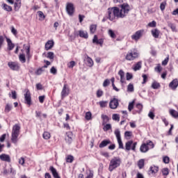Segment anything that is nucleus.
I'll return each mask as SVG.
<instances>
[{
    "label": "nucleus",
    "mask_w": 178,
    "mask_h": 178,
    "mask_svg": "<svg viewBox=\"0 0 178 178\" xmlns=\"http://www.w3.org/2000/svg\"><path fill=\"white\" fill-rule=\"evenodd\" d=\"M129 11L130 6L127 3L121 5L120 10L118 7L109 8L107 10V19L111 22H113L116 17L118 19H123V17H126Z\"/></svg>",
    "instance_id": "nucleus-1"
},
{
    "label": "nucleus",
    "mask_w": 178,
    "mask_h": 178,
    "mask_svg": "<svg viewBox=\"0 0 178 178\" xmlns=\"http://www.w3.org/2000/svg\"><path fill=\"white\" fill-rule=\"evenodd\" d=\"M20 134V125L18 124H15L13 127V130L11 133V141L13 144L17 143V138Z\"/></svg>",
    "instance_id": "nucleus-2"
},
{
    "label": "nucleus",
    "mask_w": 178,
    "mask_h": 178,
    "mask_svg": "<svg viewBox=\"0 0 178 178\" xmlns=\"http://www.w3.org/2000/svg\"><path fill=\"white\" fill-rule=\"evenodd\" d=\"M120 163H122V159L119 157L113 158L110 161L108 170L110 172H113L116 168H119V166H120Z\"/></svg>",
    "instance_id": "nucleus-3"
},
{
    "label": "nucleus",
    "mask_w": 178,
    "mask_h": 178,
    "mask_svg": "<svg viewBox=\"0 0 178 178\" xmlns=\"http://www.w3.org/2000/svg\"><path fill=\"white\" fill-rule=\"evenodd\" d=\"M138 52L136 51H131L127 54L125 59L126 60H134V59L138 58Z\"/></svg>",
    "instance_id": "nucleus-4"
},
{
    "label": "nucleus",
    "mask_w": 178,
    "mask_h": 178,
    "mask_svg": "<svg viewBox=\"0 0 178 178\" xmlns=\"http://www.w3.org/2000/svg\"><path fill=\"white\" fill-rule=\"evenodd\" d=\"M114 134L117 138L118 143L119 144V148L123 149L124 147H123V143L122 142V138L120 137V130H119V129H115Z\"/></svg>",
    "instance_id": "nucleus-5"
},
{
    "label": "nucleus",
    "mask_w": 178,
    "mask_h": 178,
    "mask_svg": "<svg viewBox=\"0 0 178 178\" xmlns=\"http://www.w3.org/2000/svg\"><path fill=\"white\" fill-rule=\"evenodd\" d=\"M66 12L69 16H73L74 13V5L72 3H67L66 6Z\"/></svg>",
    "instance_id": "nucleus-6"
},
{
    "label": "nucleus",
    "mask_w": 178,
    "mask_h": 178,
    "mask_svg": "<svg viewBox=\"0 0 178 178\" xmlns=\"http://www.w3.org/2000/svg\"><path fill=\"white\" fill-rule=\"evenodd\" d=\"M118 106L119 100L116 98L111 99L109 103V108H111V109H117Z\"/></svg>",
    "instance_id": "nucleus-7"
},
{
    "label": "nucleus",
    "mask_w": 178,
    "mask_h": 178,
    "mask_svg": "<svg viewBox=\"0 0 178 178\" xmlns=\"http://www.w3.org/2000/svg\"><path fill=\"white\" fill-rule=\"evenodd\" d=\"M143 33L144 30L137 31L134 35H131V39L134 40V41H138V40L143 37Z\"/></svg>",
    "instance_id": "nucleus-8"
},
{
    "label": "nucleus",
    "mask_w": 178,
    "mask_h": 178,
    "mask_svg": "<svg viewBox=\"0 0 178 178\" xmlns=\"http://www.w3.org/2000/svg\"><path fill=\"white\" fill-rule=\"evenodd\" d=\"M25 103L27 104V105H31V93L30 92V90L29 89L26 90V93L24 95Z\"/></svg>",
    "instance_id": "nucleus-9"
},
{
    "label": "nucleus",
    "mask_w": 178,
    "mask_h": 178,
    "mask_svg": "<svg viewBox=\"0 0 178 178\" xmlns=\"http://www.w3.org/2000/svg\"><path fill=\"white\" fill-rule=\"evenodd\" d=\"M69 95V88L67 87V84H64L63 87V90L61 91V98L63 99V98L67 97Z\"/></svg>",
    "instance_id": "nucleus-10"
},
{
    "label": "nucleus",
    "mask_w": 178,
    "mask_h": 178,
    "mask_svg": "<svg viewBox=\"0 0 178 178\" xmlns=\"http://www.w3.org/2000/svg\"><path fill=\"white\" fill-rule=\"evenodd\" d=\"M65 141L67 144H72V141H73V133L71 131L66 133Z\"/></svg>",
    "instance_id": "nucleus-11"
},
{
    "label": "nucleus",
    "mask_w": 178,
    "mask_h": 178,
    "mask_svg": "<svg viewBox=\"0 0 178 178\" xmlns=\"http://www.w3.org/2000/svg\"><path fill=\"white\" fill-rule=\"evenodd\" d=\"M8 66L11 70H19V64L16 62H8Z\"/></svg>",
    "instance_id": "nucleus-12"
},
{
    "label": "nucleus",
    "mask_w": 178,
    "mask_h": 178,
    "mask_svg": "<svg viewBox=\"0 0 178 178\" xmlns=\"http://www.w3.org/2000/svg\"><path fill=\"white\" fill-rule=\"evenodd\" d=\"M169 87L171 90H176L178 87V79H173L172 81L170 83Z\"/></svg>",
    "instance_id": "nucleus-13"
},
{
    "label": "nucleus",
    "mask_w": 178,
    "mask_h": 178,
    "mask_svg": "<svg viewBox=\"0 0 178 178\" xmlns=\"http://www.w3.org/2000/svg\"><path fill=\"white\" fill-rule=\"evenodd\" d=\"M49 170L52 173L53 177L54 178H60V176H59V174L58 173V171H56V169L54 168V166H50Z\"/></svg>",
    "instance_id": "nucleus-14"
},
{
    "label": "nucleus",
    "mask_w": 178,
    "mask_h": 178,
    "mask_svg": "<svg viewBox=\"0 0 178 178\" xmlns=\"http://www.w3.org/2000/svg\"><path fill=\"white\" fill-rule=\"evenodd\" d=\"M54 40H49L45 44V49L46 51H49V49H52L54 47Z\"/></svg>",
    "instance_id": "nucleus-15"
},
{
    "label": "nucleus",
    "mask_w": 178,
    "mask_h": 178,
    "mask_svg": "<svg viewBox=\"0 0 178 178\" xmlns=\"http://www.w3.org/2000/svg\"><path fill=\"white\" fill-rule=\"evenodd\" d=\"M149 150V147L147 146L146 143H143L141 145L140 147V152L145 153V152H148Z\"/></svg>",
    "instance_id": "nucleus-16"
},
{
    "label": "nucleus",
    "mask_w": 178,
    "mask_h": 178,
    "mask_svg": "<svg viewBox=\"0 0 178 178\" xmlns=\"http://www.w3.org/2000/svg\"><path fill=\"white\" fill-rule=\"evenodd\" d=\"M0 159L1 161H4L5 162H10V156L6 154L0 155Z\"/></svg>",
    "instance_id": "nucleus-17"
},
{
    "label": "nucleus",
    "mask_w": 178,
    "mask_h": 178,
    "mask_svg": "<svg viewBox=\"0 0 178 178\" xmlns=\"http://www.w3.org/2000/svg\"><path fill=\"white\" fill-rule=\"evenodd\" d=\"M108 144H112V142H111L109 140H104L101 142V143L99 145V148H104Z\"/></svg>",
    "instance_id": "nucleus-18"
},
{
    "label": "nucleus",
    "mask_w": 178,
    "mask_h": 178,
    "mask_svg": "<svg viewBox=\"0 0 178 178\" xmlns=\"http://www.w3.org/2000/svg\"><path fill=\"white\" fill-rule=\"evenodd\" d=\"M13 108V106L12 105V104L7 103L4 108V112L6 113H9V112H10V111H12Z\"/></svg>",
    "instance_id": "nucleus-19"
},
{
    "label": "nucleus",
    "mask_w": 178,
    "mask_h": 178,
    "mask_svg": "<svg viewBox=\"0 0 178 178\" xmlns=\"http://www.w3.org/2000/svg\"><path fill=\"white\" fill-rule=\"evenodd\" d=\"M151 33L154 38H159V33H161V31H159L158 29L152 30Z\"/></svg>",
    "instance_id": "nucleus-20"
},
{
    "label": "nucleus",
    "mask_w": 178,
    "mask_h": 178,
    "mask_svg": "<svg viewBox=\"0 0 178 178\" xmlns=\"http://www.w3.org/2000/svg\"><path fill=\"white\" fill-rule=\"evenodd\" d=\"M101 118L103 120L102 121V125L105 126V124H106V123H108V122H109V117H108V115H106L102 114Z\"/></svg>",
    "instance_id": "nucleus-21"
},
{
    "label": "nucleus",
    "mask_w": 178,
    "mask_h": 178,
    "mask_svg": "<svg viewBox=\"0 0 178 178\" xmlns=\"http://www.w3.org/2000/svg\"><path fill=\"white\" fill-rule=\"evenodd\" d=\"M79 37L81 38H88V33L86 31H79Z\"/></svg>",
    "instance_id": "nucleus-22"
},
{
    "label": "nucleus",
    "mask_w": 178,
    "mask_h": 178,
    "mask_svg": "<svg viewBox=\"0 0 178 178\" xmlns=\"http://www.w3.org/2000/svg\"><path fill=\"white\" fill-rule=\"evenodd\" d=\"M7 43L9 51H12L15 48V44L12 43V40L9 38H7Z\"/></svg>",
    "instance_id": "nucleus-23"
},
{
    "label": "nucleus",
    "mask_w": 178,
    "mask_h": 178,
    "mask_svg": "<svg viewBox=\"0 0 178 178\" xmlns=\"http://www.w3.org/2000/svg\"><path fill=\"white\" fill-rule=\"evenodd\" d=\"M118 74L120 77V83H124V72H123L122 70H120L118 72Z\"/></svg>",
    "instance_id": "nucleus-24"
},
{
    "label": "nucleus",
    "mask_w": 178,
    "mask_h": 178,
    "mask_svg": "<svg viewBox=\"0 0 178 178\" xmlns=\"http://www.w3.org/2000/svg\"><path fill=\"white\" fill-rule=\"evenodd\" d=\"M86 60L88 62V66H89V67H92V66H94V61L92 60V58L87 56Z\"/></svg>",
    "instance_id": "nucleus-25"
},
{
    "label": "nucleus",
    "mask_w": 178,
    "mask_h": 178,
    "mask_svg": "<svg viewBox=\"0 0 178 178\" xmlns=\"http://www.w3.org/2000/svg\"><path fill=\"white\" fill-rule=\"evenodd\" d=\"M26 58H27V62H30V59H31V54H30V47H26Z\"/></svg>",
    "instance_id": "nucleus-26"
},
{
    "label": "nucleus",
    "mask_w": 178,
    "mask_h": 178,
    "mask_svg": "<svg viewBox=\"0 0 178 178\" xmlns=\"http://www.w3.org/2000/svg\"><path fill=\"white\" fill-rule=\"evenodd\" d=\"M170 114L171 116H172V118H175V119L178 118V112L176 111V110H170Z\"/></svg>",
    "instance_id": "nucleus-27"
},
{
    "label": "nucleus",
    "mask_w": 178,
    "mask_h": 178,
    "mask_svg": "<svg viewBox=\"0 0 178 178\" xmlns=\"http://www.w3.org/2000/svg\"><path fill=\"white\" fill-rule=\"evenodd\" d=\"M19 60L21 63H26V55L23 54H19Z\"/></svg>",
    "instance_id": "nucleus-28"
},
{
    "label": "nucleus",
    "mask_w": 178,
    "mask_h": 178,
    "mask_svg": "<svg viewBox=\"0 0 178 178\" xmlns=\"http://www.w3.org/2000/svg\"><path fill=\"white\" fill-rule=\"evenodd\" d=\"M132 144H133V141H131V140L126 143L125 148H126L127 151H130V149H131Z\"/></svg>",
    "instance_id": "nucleus-29"
},
{
    "label": "nucleus",
    "mask_w": 178,
    "mask_h": 178,
    "mask_svg": "<svg viewBox=\"0 0 178 178\" xmlns=\"http://www.w3.org/2000/svg\"><path fill=\"white\" fill-rule=\"evenodd\" d=\"M42 137L44 140H49L51 138V134L48 131H44L42 134Z\"/></svg>",
    "instance_id": "nucleus-30"
},
{
    "label": "nucleus",
    "mask_w": 178,
    "mask_h": 178,
    "mask_svg": "<svg viewBox=\"0 0 178 178\" xmlns=\"http://www.w3.org/2000/svg\"><path fill=\"white\" fill-rule=\"evenodd\" d=\"M65 159L68 163H72L73 161H74V157L72 155H68Z\"/></svg>",
    "instance_id": "nucleus-31"
},
{
    "label": "nucleus",
    "mask_w": 178,
    "mask_h": 178,
    "mask_svg": "<svg viewBox=\"0 0 178 178\" xmlns=\"http://www.w3.org/2000/svg\"><path fill=\"white\" fill-rule=\"evenodd\" d=\"M136 108L137 109V110H135L136 112H137L138 113H140L141 111H143V104H136Z\"/></svg>",
    "instance_id": "nucleus-32"
},
{
    "label": "nucleus",
    "mask_w": 178,
    "mask_h": 178,
    "mask_svg": "<svg viewBox=\"0 0 178 178\" xmlns=\"http://www.w3.org/2000/svg\"><path fill=\"white\" fill-rule=\"evenodd\" d=\"M3 9L7 12H12V7L10 6H8L6 3H3Z\"/></svg>",
    "instance_id": "nucleus-33"
},
{
    "label": "nucleus",
    "mask_w": 178,
    "mask_h": 178,
    "mask_svg": "<svg viewBox=\"0 0 178 178\" xmlns=\"http://www.w3.org/2000/svg\"><path fill=\"white\" fill-rule=\"evenodd\" d=\"M145 165V160L144 159H140L138 161V166L139 169H143L144 168Z\"/></svg>",
    "instance_id": "nucleus-34"
},
{
    "label": "nucleus",
    "mask_w": 178,
    "mask_h": 178,
    "mask_svg": "<svg viewBox=\"0 0 178 178\" xmlns=\"http://www.w3.org/2000/svg\"><path fill=\"white\" fill-rule=\"evenodd\" d=\"M127 92H134V86L132 83H129L127 86Z\"/></svg>",
    "instance_id": "nucleus-35"
},
{
    "label": "nucleus",
    "mask_w": 178,
    "mask_h": 178,
    "mask_svg": "<svg viewBox=\"0 0 178 178\" xmlns=\"http://www.w3.org/2000/svg\"><path fill=\"white\" fill-rule=\"evenodd\" d=\"M140 69H141V61H139L135 65V67H134V70L135 72H137V70H140Z\"/></svg>",
    "instance_id": "nucleus-36"
},
{
    "label": "nucleus",
    "mask_w": 178,
    "mask_h": 178,
    "mask_svg": "<svg viewBox=\"0 0 178 178\" xmlns=\"http://www.w3.org/2000/svg\"><path fill=\"white\" fill-rule=\"evenodd\" d=\"M14 6H15V11L19 10V9H20V6H22V2L21 1L15 2Z\"/></svg>",
    "instance_id": "nucleus-37"
},
{
    "label": "nucleus",
    "mask_w": 178,
    "mask_h": 178,
    "mask_svg": "<svg viewBox=\"0 0 178 178\" xmlns=\"http://www.w3.org/2000/svg\"><path fill=\"white\" fill-rule=\"evenodd\" d=\"M100 108H106L108 106V101H101L99 102Z\"/></svg>",
    "instance_id": "nucleus-38"
},
{
    "label": "nucleus",
    "mask_w": 178,
    "mask_h": 178,
    "mask_svg": "<svg viewBox=\"0 0 178 178\" xmlns=\"http://www.w3.org/2000/svg\"><path fill=\"white\" fill-rule=\"evenodd\" d=\"M158 170H159V168L156 166H152L149 168V172H151L152 173H156Z\"/></svg>",
    "instance_id": "nucleus-39"
},
{
    "label": "nucleus",
    "mask_w": 178,
    "mask_h": 178,
    "mask_svg": "<svg viewBox=\"0 0 178 178\" xmlns=\"http://www.w3.org/2000/svg\"><path fill=\"white\" fill-rule=\"evenodd\" d=\"M76 66V61L72 60L67 63V67L69 69H73L74 67Z\"/></svg>",
    "instance_id": "nucleus-40"
},
{
    "label": "nucleus",
    "mask_w": 178,
    "mask_h": 178,
    "mask_svg": "<svg viewBox=\"0 0 178 178\" xmlns=\"http://www.w3.org/2000/svg\"><path fill=\"white\" fill-rule=\"evenodd\" d=\"M38 15L40 17L39 20H44L45 19V15H44L42 11H38Z\"/></svg>",
    "instance_id": "nucleus-41"
},
{
    "label": "nucleus",
    "mask_w": 178,
    "mask_h": 178,
    "mask_svg": "<svg viewBox=\"0 0 178 178\" xmlns=\"http://www.w3.org/2000/svg\"><path fill=\"white\" fill-rule=\"evenodd\" d=\"M161 87V85L158 82H153L152 84V88H154V90H158Z\"/></svg>",
    "instance_id": "nucleus-42"
},
{
    "label": "nucleus",
    "mask_w": 178,
    "mask_h": 178,
    "mask_svg": "<svg viewBox=\"0 0 178 178\" xmlns=\"http://www.w3.org/2000/svg\"><path fill=\"white\" fill-rule=\"evenodd\" d=\"M112 129V125L111 124H106L103 128L104 131H108V130H111Z\"/></svg>",
    "instance_id": "nucleus-43"
},
{
    "label": "nucleus",
    "mask_w": 178,
    "mask_h": 178,
    "mask_svg": "<svg viewBox=\"0 0 178 178\" xmlns=\"http://www.w3.org/2000/svg\"><path fill=\"white\" fill-rule=\"evenodd\" d=\"M96 30H97V25L93 24L90 26V31L92 34H94Z\"/></svg>",
    "instance_id": "nucleus-44"
},
{
    "label": "nucleus",
    "mask_w": 178,
    "mask_h": 178,
    "mask_svg": "<svg viewBox=\"0 0 178 178\" xmlns=\"http://www.w3.org/2000/svg\"><path fill=\"white\" fill-rule=\"evenodd\" d=\"M92 116V114L91 113V112L88 111L86 113V115H85V119L86 120H91V118Z\"/></svg>",
    "instance_id": "nucleus-45"
},
{
    "label": "nucleus",
    "mask_w": 178,
    "mask_h": 178,
    "mask_svg": "<svg viewBox=\"0 0 178 178\" xmlns=\"http://www.w3.org/2000/svg\"><path fill=\"white\" fill-rule=\"evenodd\" d=\"M161 172L163 176H168V175H169V168H163Z\"/></svg>",
    "instance_id": "nucleus-46"
},
{
    "label": "nucleus",
    "mask_w": 178,
    "mask_h": 178,
    "mask_svg": "<svg viewBox=\"0 0 178 178\" xmlns=\"http://www.w3.org/2000/svg\"><path fill=\"white\" fill-rule=\"evenodd\" d=\"M134 108V101L129 102L128 106V111H129V112H131Z\"/></svg>",
    "instance_id": "nucleus-47"
},
{
    "label": "nucleus",
    "mask_w": 178,
    "mask_h": 178,
    "mask_svg": "<svg viewBox=\"0 0 178 178\" xmlns=\"http://www.w3.org/2000/svg\"><path fill=\"white\" fill-rule=\"evenodd\" d=\"M146 145L147 147H149V148H154V147H155L154 143H152L151 140H147Z\"/></svg>",
    "instance_id": "nucleus-48"
},
{
    "label": "nucleus",
    "mask_w": 178,
    "mask_h": 178,
    "mask_svg": "<svg viewBox=\"0 0 178 178\" xmlns=\"http://www.w3.org/2000/svg\"><path fill=\"white\" fill-rule=\"evenodd\" d=\"M108 35L110 37H111V38H116V35L115 34V32L112 31V29L108 30Z\"/></svg>",
    "instance_id": "nucleus-49"
},
{
    "label": "nucleus",
    "mask_w": 178,
    "mask_h": 178,
    "mask_svg": "<svg viewBox=\"0 0 178 178\" xmlns=\"http://www.w3.org/2000/svg\"><path fill=\"white\" fill-rule=\"evenodd\" d=\"M112 119L113 120H118V122H119V120H120V117L118 114H113Z\"/></svg>",
    "instance_id": "nucleus-50"
},
{
    "label": "nucleus",
    "mask_w": 178,
    "mask_h": 178,
    "mask_svg": "<svg viewBox=\"0 0 178 178\" xmlns=\"http://www.w3.org/2000/svg\"><path fill=\"white\" fill-rule=\"evenodd\" d=\"M42 72H44V70H42V68H39L36 70L35 74H36L37 76H40V74H42Z\"/></svg>",
    "instance_id": "nucleus-51"
},
{
    "label": "nucleus",
    "mask_w": 178,
    "mask_h": 178,
    "mask_svg": "<svg viewBox=\"0 0 178 178\" xmlns=\"http://www.w3.org/2000/svg\"><path fill=\"white\" fill-rule=\"evenodd\" d=\"M102 95H104V91H102L101 90H98L97 91V98H101V97H102Z\"/></svg>",
    "instance_id": "nucleus-52"
},
{
    "label": "nucleus",
    "mask_w": 178,
    "mask_h": 178,
    "mask_svg": "<svg viewBox=\"0 0 178 178\" xmlns=\"http://www.w3.org/2000/svg\"><path fill=\"white\" fill-rule=\"evenodd\" d=\"M111 84V81L109 79H105L103 83V87H108Z\"/></svg>",
    "instance_id": "nucleus-53"
},
{
    "label": "nucleus",
    "mask_w": 178,
    "mask_h": 178,
    "mask_svg": "<svg viewBox=\"0 0 178 178\" xmlns=\"http://www.w3.org/2000/svg\"><path fill=\"white\" fill-rule=\"evenodd\" d=\"M47 58H49V59H54V52H52V51L48 52L47 53Z\"/></svg>",
    "instance_id": "nucleus-54"
},
{
    "label": "nucleus",
    "mask_w": 178,
    "mask_h": 178,
    "mask_svg": "<svg viewBox=\"0 0 178 178\" xmlns=\"http://www.w3.org/2000/svg\"><path fill=\"white\" fill-rule=\"evenodd\" d=\"M148 116L149 118H150V119H152V120H154V119H155V114L152 111L149 112Z\"/></svg>",
    "instance_id": "nucleus-55"
},
{
    "label": "nucleus",
    "mask_w": 178,
    "mask_h": 178,
    "mask_svg": "<svg viewBox=\"0 0 178 178\" xmlns=\"http://www.w3.org/2000/svg\"><path fill=\"white\" fill-rule=\"evenodd\" d=\"M142 77L143 79V81L142 82V84H145V83H147L148 80V76H147V74H143Z\"/></svg>",
    "instance_id": "nucleus-56"
},
{
    "label": "nucleus",
    "mask_w": 178,
    "mask_h": 178,
    "mask_svg": "<svg viewBox=\"0 0 178 178\" xmlns=\"http://www.w3.org/2000/svg\"><path fill=\"white\" fill-rule=\"evenodd\" d=\"M168 26L170 27L172 31H175L176 30V26L170 22L168 23Z\"/></svg>",
    "instance_id": "nucleus-57"
},
{
    "label": "nucleus",
    "mask_w": 178,
    "mask_h": 178,
    "mask_svg": "<svg viewBox=\"0 0 178 178\" xmlns=\"http://www.w3.org/2000/svg\"><path fill=\"white\" fill-rule=\"evenodd\" d=\"M149 27H156V22L152 21L148 24Z\"/></svg>",
    "instance_id": "nucleus-58"
},
{
    "label": "nucleus",
    "mask_w": 178,
    "mask_h": 178,
    "mask_svg": "<svg viewBox=\"0 0 178 178\" xmlns=\"http://www.w3.org/2000/svg\"><path fill=\"white\" fill-rule=\"evenodd\" d=\"M166 6V2H162L160 5V9L161 10L163 11L165 10V8Z\"/></svg>",
    "instance_id": "nucleus-59"
},
{
    "label": "nucleus",
    "mask_w": 178,
    "mask_h": 178,
    "mask_svg": "<svg viewBox=\"0 0 178 178\" xmlns=\"http://www.w3.org/2000/svg\"><path fill=\"white\" fill-rule=\"evenodd\" d=\"M44 100H45V95H42L39 97V102H40V104H44Z\"/></svg>",
    "instance_id": "nucleus-60"
},
{
    "label": "nucleus",
    "mask_w": 178,
    "mask_h": 178,
    "mask_svg": "<svg viewBox=\"0 0 178 178\" xmlns=\"http://www.w3.org/2000/svg\"><path fill=\"white\" fill-rule=\"evenodd\" d=\"M133 79V74H131L130 72L127 73V80H131Z\"/></svg>",
    "instance_id": "nucleus-61"
},
{
    "label": "nucleus",
    "mask_w": 178,
    "mask_h": 178,
    "mask_svg": "<svg viewBox=\"0 0 178 178\" xmlns=\"http://www.w3.org/2000/svg\"><path fill=\"white\" fill-rule=\"evenodd\" d=\"M50 73H51L52 74H56L57 73L56 68H55V67H52L50 70Z\"/></svg>",
    "instance_id": "nucleus-62"
},
{
    "label": "nucleus",
    "mask_w": 178,
    "mask_h": 178,
    "mask_svg": "<svg viewBox=\"0 0 178 178\" xmlns=\"http://www.w3.org/2000/svg\"><path fill=\"white\" fill-rule=\"evenodd\" d=\"M132 134H133V133L131 131H127L124 133V136L125 137H131Z\"/></svg>",
    "instance_id": "nucleus-63"
},
{
    "label": "nucleus",
    "mask_w": 178,
    "mask_h": 178,
    "mask_svg": "<svg viewBox=\"0 0 178 178\" xmlns=\"http://www.w3.org/2000/svg\"><path fill=\"white\" fill-rule=\"evenodd\" d=\"M169 156H165L163 158V161L164 162V163H169Z\"/></svg>",
    "instance_id": "nucleus-64"
}]
</instances>
